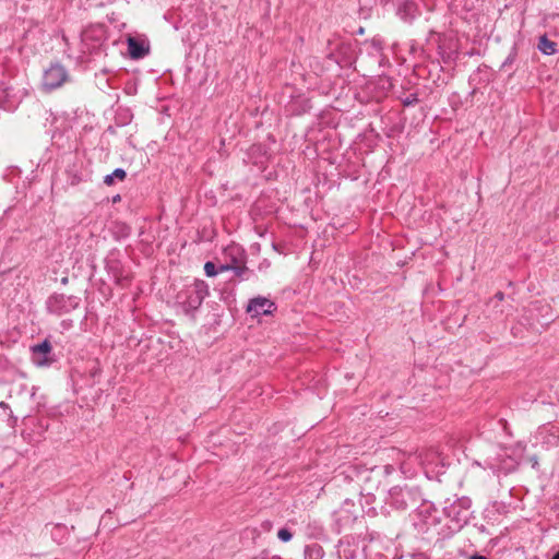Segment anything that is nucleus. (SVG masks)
Returning a JSON list of instances; mask_svg holds the SVG:
<instances>
[{
	"label": "nucleus",
	"instance_id": "f257e3e1",
	"mask_svg": "<svg viewBox=\"0 0 559 559\" xmlns=\"http://www.w3.org/2000/svg\"><path fill=\"white\" fill-rule=\"evenodd\" d=\"M68 80V73L60 63H51L45 71L43 85L46 90L60 87Z\"/></svg>",
	"mask_w": 559,
	"mask_h": 559
},
{
	"label": "nucleus",
	"instance_id": "f03ea898",
	"mask_svg": "<svg viewBox=\"0 0 559 559\" xmlns=\"http://www.w3.org/2000/svg\"><path fill=\"white\" fill-rule=\"evenodd\" d=\"M52 346L48 340L32 347V360L38 367H47L52 360L48 357Z\"/></svg>",
	"mask_w": 559,
	"mask_h": 559
},
{
	"label": "nucleus",
	"instance_id": "7ed1b4c3",
	"mask_svg": "<svg viewBox=\"0 0 559 559\" xmlns=\"http://www.w3.org/2000/svg\"><path fill=\"white\" fill-rule=\"evenodd\" d=\"M128 52L131 59L144 58L150 52V44L146 39H136L133 36H128Z\"/></svg>",
	"mask_w": 559,
	"mask_h": 559
},
{
	"label": "nucleus",
	"instance_id": "20e7f679",
	"mask_svg": "<svg viewBox=\"0 0 559 559\" xmlns=\"http://www.w3.org/2000/svg\"><path fill=\"white\" fill-rule=\"evenodd\" d=\"M273 302H271L266 298H253L247 308V311L249 313H252V316L257 317L260 314H269L272 312Z\"/></svg>",
	"mask_w": 559,
	"mask_h": 559
},
{
	"label": "nucleus",
	"instance_id": "39448f33",
	"mask_svg": "<svg viewBox=\"0 0 559 559\" xmlns=\"http://www.w3.org/2000/svg\"><path fill=\"white\" fill-rule=\"evenodd\" d=\"M538 49L543 53L551 56V55L556 53V51H557V44L555 41L548 39V37L546 35H543L539 38Z\"/></svg>",
	"mask_w": 559,
	"mask_h": 559
},
{
	"label": "nucleus",
	"instance_id": "423d86ee",
	"mask_svg": "<svg viewBox=\"0 0 559 559\" xmlns=\"http://www.w3.org/2000/svg\"><path fill=\"white\" fill-rule=\"evenodd\" d=\"M323 548L319 544L307 545L305 548V559H322Z\"/></svg>",
	"mask_w": 559,
	"mask_h": 559
},
{
	"label": "nucleus",
	"instance_id": "0eeeda50",
	"mask_svg": "<svg viewBox=\"0 0 559 559\" xmlns=\"http://www.w3.org/2000/svg\"><path fill=\"white\" fill-rule=\"evenodd\" d=\"M204 272L209 277L215 276L218 273L215 264L211 261L204 264Z\"/></svg>",
	"mask_w": 559,
	"mask_h": 559
},
{
	"label": "nucleus",
	"instance_id": "6e6552de",
	"mask_svg": "<svg viewBox=\"0 0 559 559\" xmlns=\"http://www.w3.org/2000/svg\"><path fill=\"white\" fill-rule=\"evenodd\" d=\"M277 537L282 542L287 543V542H289L293 538V534L287 528H281L277 532Z\"/></svg>",
	"mask_w": 559,
	"mask_h": 559
},
{
	"label": "nucleus",
	"instance_id": "1a4fd4ad",
	"mask_svg": "<svg viewBox=\"0 0 559 559\" xmlns=\"http://www.w3.org/2000/svg\"><path fill=\"white\" fill-rule=\"evenodd\" d=\"M112 176L119 180H123L126 178V171L123 169H115Z\"/></svg>",
	"mask_w": 559,
	"mask_h": 559
},
{
	"label": "nucleus",
	"instance_id": "9d476101",
	"mask_svg": "<svg viewBox=\"0 0 559 559\" xmlns=\"http://www.w3.org/2000/svg\"><path fill=\"white\" fill-rule=\"evenodd\" d=\"M114 178H115V177L112 176V174H111V175H108V176H106V177H105L104 182H105L106 185L110 186V185H112V183H114Z\"/></svg>",
	"mask_w": 559,
	"mask_h": 559
},
{
	"label": "nucleus",
	"instance_id": "9b49d317",
	"mask_svg": "<svg viewBox=\"0 0 559 559\" xmlns=\"http://www.w3.org/2000/svg\"><path fill=\"white\" fill-rule=\"evenodd\" d=\"M233 267L229 264H224L219 267V272H226L231 270Z\"/></svg>",
	"mask_w": 559,
	"mask_h": 559
},
{
	"label": "nucleus",
	"instance_id": "f8f14e48",
	"mask_svg": "<svg viewBox=\"0 0 559 559\" xmlns=\"http://www.w3.org/2000/svg\"><path fill=\"white\" fill-rule=\"evenodd\" d=\"M495 297H496L498 300H503L504 295H503V293L498 292V293L495 295Z\"/></svg>",
	"mask_w": 559,
	"mask_h": 559
},
{
	"label": "nucleus",
	"instance_id": "ddd939ff",
	"mask_svg": "<svg viewBox=\"0 0 559 559\" xmlns=\"http://www.w3.org/2000/svg\"><path fill=\"white\" fill-rule=\"evenodd\" d=\"M469 559H487L485 556L474 555Z\"/></svg>",
	"mask_w": 559,
	"mask_h": 559
},
{
	"label": "nucleus",
	"instance_id": "4468645a",
	"mask_svg": "<svg viewBox=\"0 0 559 559\" xmlns=\"http://www.w3.org/2000/svg\"><path fill=\"white\" fill-rule=\"evenodd\" d=\"M551 559H559V551L557 554H555Z\"/></svg>",
	"mask_w": 559,
	"mask_h": 559
}]
</instances>
